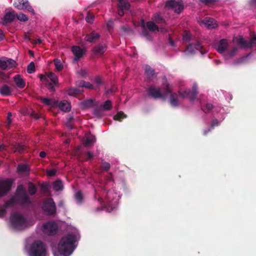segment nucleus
I'll list each match as a JSON object with an SVG mask.
<instances>
[{"instance_id":"3","label":"nucleus","mask_w":256,"mask_h":256,"mask_svg":"<svg viewBox=\"0 0 256 256\" xmlns=\"http://www.w3.org/2000/svg\"><path fill=\"white\" fill-rule=\"evenodd\" d=\"M172 92L170 87L168 84L161 90L159 88L151 86L148 90V94L155 98H165Z\"/></svg>"},{"instance_id":"45","label":"nucleus","mask_w":256,"mask_h":256,"mask_svg":"<svg viewBox=\"0 0 256 256\" xmlns=\"http://www.w3.org/2000/svg\"><path fill=\"white\" fill-rule=\"evenodd\" d=\"M75 198L78 202H81L82 200V194L81 192H78L75 194Z\"/></svg>"},{"instance_id":"38","label":"nucleus","mask_w":256,"mask_h":256,"mask_svg":"<svg viewBox=\"0 0 256 256\" xmlns=\"http://www.w3.org/2000/svg\"><path fill=\"white\" fill-rule=\"evenodd\" d=\"M15 151L18 152L19 153H22L26 150V146L22 144H16L14 146Z\"/></svg>"},{"instance_id":"64","label":"nucleus","mask_w":256,"mask_h":256,"mask_svg":"<svg viewBox=\"0 0 256 256\" xmlns=\"http://www.w3.org/2000/svg\"><path fill=\"white\" fill-rule=\"evenodd\" d=\"M6 148V146L4 144H0V152L3 151Z\"/></svg>"},{"instance_id":"28","label":"nucleus","mask_w":256,"mask_h":256,"mask_svg":"<svg viewBox=\"0 0 256 256\" xmlns=\"http://www.w3.org/2000/svg\"><path fill=\"white\" fill-rule=\"evenodd\" d=\"M112 106V102L110 100H108L100 106V109L102 110H109Z\"/></svg>"},{"instance_id":"12","label":"nucleus","mask_w":256,"mask_h":256,"mask_svg":"<svg viewBox=\"0 0 256 256\" xmlns=\"http://www.w3.org/2000/svg\"><path fill=\"white\" fill-rule=\"evenodd\" d=\"M12 182L10 179L0 181V198L6 196L12 188Z\"/></svg>"},{"instance_id":"62","label":"nucleus","mask_w":256,"mask_h":256,"mask_svg":"<svg viewBox=\"0 0 256 256\" xmlns=\"http://www.w3.org/2000/svg\"><path fill=\"white\" fill-rule=\"evenodd\" d=\"M46 152L44 151H42L40 153V156L42 158H44L46 156Z\"/></svg>"},{"instance_id":"18","label":"nucleus","mask_w":256,"mask_h":256,"mask_svg":"<svg viewBox=\"0 0 256 256\" xmlns=\"http://www.w3.org/2000/svg\"><path fill=\"white\" fill-rule=\"evenodd\" d=\"M16 16L14 11L8 12L3 16L0 18V23L2 24H6L12 22L14 18Z\"/></svg>"},{"instance_id":"7","label":"nucleus","mask_w":256,"mask_h":256,"mask_svg":"<svg viewBox=\"0 0 256 256\" xmlns=\"http://www.w3.org/2000/svg\"><path fill=\"white\" fill-rule=\"evenodd\" d=\"M42 210L48 215H53L56 213V206L52 198H50L44 201Z\"/></svg>"},{"instance_id":"42","label":"nucleus","mask_w":256,"mask_h":256,"mask_svg":"<svg viewBox=\"0 0 256 256\" xmlns=\"http://www.w3.org/2000/svg\"><path fill=\"white\" fill-rule=\"evenodd\" d=\"M35 71V66L34 62H31L28 66L27 72L28 74H32Z\"/></svg>"},{"instance_id":"47","label":"nucleus","mask_w":256,"mask_h":256,"mask_svg":"<svg viewBox=\"0 0 256 256\" xmlns=\"http://www.w3.org/2000/svg\"><path fill=\"white\" fill-rule=\"evenodd\" d=\"M27 114H30V117H32L36 120H37L42 116V113L34 112V113H27Z\"/></svg>"},{"instance_id":"8","label":"nucleus","mask_w":256,"mask_h":256,"mask_svg":"<svg viewBox=\"0 0 256 256\" xmlns=\"http://www.w3.org/2000/svg\"><path fill=\"white\" fill-rule=\"evenodd\" d=\"M42 230L44 234L52 236L56 234L58 226L54 222H49L42 225Z\"/></svg>"},{"instance_id":"27","label":"nucleus","mask_w":256,"mask_h":256,"mask_svg":"<svg viewBox=\"0 0 256 256\" xmlns=\"http://www.w3.org/2000/svg\"><path fill=\"white\" fill-rule=\"evenodd\" d=\"M52 188L54 190L58 192L63 189V184L62 182L58 180L54 182L52 184Z\"/></svg>"},{"instance_id":"61","label":"nucleus","mask_w":256,"mask_h":256,"mask_svg":"<svg viewBox=\"0 0 256 256\" xmlns=\"http://www.w3.org/2000/svg\"><path fill=\"white\" fill-rule=\"evenodd\" d=\"M116 90V86H113L111 89H110L106 91V92L108 94L110 93V92H114Z\"/></svg>"},{"instance_id":"48","label":"nucleus","mask_w":256,"mask_h":256,"mask_svg":"<svg viewBox=\"0 0 256 256\" xmlns=\"http://www.w3.org/2000/svg\"><path fill=\"white\" fill-rule=\"evenodd\" d=\"M102 168L104 170L108 171L110 168V164L106 162H102Z\"/></svg>"},{"instance_id":"35","label":"nucleus","mask_w":256,"mask_h":256,"mask_svg":"<svg viewBox=\"0 0 256 256\" xmlns=\"http://www.w3.org/2000/svg\"><path fill=\"white\" fill-rule=\"evenodd\" d=\"M54 64L56 70L61 71L62 70L63 64L60 60L55 59L54 60Z\"/></svg>"},{"instance_id":"40","label":"nucleus","mask_w":256,"mask_h":256,"mask_svg":"<svg viewBox=\"0 0 256 256\" xmlns=\"http://www.w3.org/2000/svg\"><path fill=\"white\" fill-rule=\"evenodd\" d=\"M17 18L21 22H26L28 20V17L22 13H20L16 14Z\"/></svg>"},{"instance_id":"43","label":"nucleus","mask_w":256,"mask_h":256,"mask_svg":"<svg viewBox=\"0 0 256 256\" xmlns=\"http://www.w3.org/2000/svg\"><path fill=\"white\" fill-rule=\"evenodd\" d=\"M9 76L2 72L0 71V80L4 82H8V79Z\"/></svg>"},{"instance_id":"10","label":"nucleus","mask_w":256,"mask_h":256,"mask_svg":"<svg viewBox=\"0 0 256 256\" xmlns=\"http://www.w3.org/2000/svg\"><path fill=\"white\" fill-rule=\"evenodd\" d=\"M16 66L15 60L6 57L0 58V68L2 70L10 69Z\"/></svg>"},{"instance_id":"36","label":"nucleus","mask_w":256,"mask_h":256,"mask_svg":"<svg viewBox=\"0 0 256 256\" xmlns=\"http://www.w3.org/2000/svg\"><path fill=\"white\" fill-rule=\"evenodd\" d=\"M146 26L148 29L152 32H154L158 30V26L152 22H148Z\"/></svg>"},{"instance_id":"14","label":"nucleus","mask_w":256,"mask_h":256,"mask_svg":"<svg viewBox=\"0 0 256 256\" xmlns=\"http://www.w3.org/2000/svg\"><path fill=\"white\" fill-rule=\"evenodd\" d=\"M166 6L167 8L174 9L178 14H180L184 8V5L182 2L176 1L175 0L168 1L166 2Z\"/></svg>"},{"instance_id":"46","label":"nucleus","mask_w":256,"mask_h":256,"mask_svg":"<svg viewBox=\"0 0 256 256\" xmlns=\"http://www.w3.org/2000/svg\"><path fill=\"white\" fill-rule=\"evenodd\" d=\"M146 73L148 76H150L154 74V70L148 66H146L145 68Z\"/></svg>"},{"instance_id":"24","label":"nucleus","mask_w":256,"mask_h":256,"mask_svg":"<svg viewBox=\"0 0 256 256\" xmlns=\"http://www.w3.org/2000/svg\"><path fill=\"white\" fill-rule=\"evenodd\" d=\"M106 49V45L100 44L94 48L93 51L96 54L101 55L105 52Z\"/></svg>"},{"instance_id":"56","label":"nucleus","mask_w":256,"mask_h":256,"mask_svg":"<svg viewBox=\"0 0 256 256\" xmlns=\"http://www.w3.org/2000/svg\"><path fill=\"white\" fill-rule=\"evenodd\" d=\"M220 124V122L218 121L217 120H214L212 121L211 124V127L212 128H214L216 126H218Z\"/></svg>"},{"instance_id":"15","label":"nucleus","mask_w":256,"mask_h":256,"mask_svg":"<svg viewBox=\"0 0 256 256\" xmlns=\"http://www.w3.org/2000/svg\"><path fill=\"white\" fill-rule=\"evenodd\" d=\"M198 22L200 26H204L209 29L214 28L217 26L216 22L210 18H206Z\"/></svg>"},{"instance_id":"11","label":"nucleus","mask_w":256,"mask_h":256,"mask_svg":"<svg viewBox=\"0 0 256 256\" xmlns=\"http://www.w3.org/2000/svg\"><path fill=\"white\" fill-rule=\"evenodd\" d=\"M14 5L15 8L20 10L26 9L33 14H34V11L30 5L28 0H15Z\"/></svg>"},{"instance_id":"54","label":"nucleus","mask_w":256,"mask_h":256,"mask_svg":"<svg viewBox=\"0 0 256 256\" xmlns=\"http://www.w3.org/2000/svg\"><path fill=\"white\" fill-rule=\"evenodd\" d=\"M94 114V116L96 118H100L105 116V113H92Z\"/></svg>"},{"instance_id":"55","label":"nucleus","mask_w":256,"mask_h":256,"mask_svg":"<svg viewBox=\"0 0 256 256\" xmlns=\"http://www.w3.org/2000/svg\"><path fill=\"white\" fill-rule=\"evenodd\" d=\"M238 51V48H234L229 53V56H234Z\"/></svg>"},{"instance_id":"16","label":"nucleus","mask_w":256,"mask_h":256,"mask_svg":"<svg viewBox=\"0 0 256 256\" xmlns=\"http://www.w3.org/2000/svg\"><path fill=\"white\" fill-rule=\"evenodd\" d=\"M13 81L16 86L18 88L22 89L26 86V80L20 74L14 76L13 77Z\"/></svg>"},{"instance_id":"13","label":"nucleus","mask_w":256,"mask_h":256,"mask_svg":"<svg viewBox=\"0 0 256 256\" xmlns=\"http://www.w3.org/2000/svg\"><path fill=\"white\" fill-rule=\"evenodd\" d=\"M196 51H200L201 54H204L206 52H203L202 46L199 42H196V44H191L185 50L184 52L186 54H192L196 52Z\"/></svg>"},{"instance_id":"31","label":"nucleus","mask_w":256,"mask_h":256,"mask_svg":"<svg viewBox=\"0 0 256 256\" xmlns=\"http://www.w3.org/2000/svg\"><path fill=\"white\" fill-rule=\"evenodd\" d=\"M16 204H17V202H16V199L15 198V196H14L10 200H7L4 203L3 206L4 207V208H6L8 207L12 206Z\"/></svg>"},{"instance_id":"9","label":"nucleus","mask_w":256,"mask_h":256,"mask_svg":"<svg viewBox=\"0 0 256 256\" xmlns=\"http://www.w3.org/2000/svg\"><path fill=\"white\" fill-rule=\"evenodd\" d=\"M234 42L244 48H251L256 46V36L253 37L249 41L244 40L243 38L239 36L234 39Z\"/></svg>"},{"instance_id":"51","label":"nucleus","mask_w":256,"mask_h":256,"mask_svg":"<svg viewBox=\"0 0 256 256\" xmlns=\"http://www.w3.org/2000/svg\"><path fill=\"white\" fill-rule=\"evenodd\" d=\"M56 170L55 169H51L46 170V174L50 176H55Z\"/></svg>"},{"instance_id":"60","label":"nucleus","mask_w":256,"mask_h":256,"mask_svg":"<svg viewBox=\"0 0 256 256\" xmlns=\"http://www.w3.org/2000/svg\"><path fill=\"white\" fill-rule=\"evenodd\" d=\"M202 2H204L206 4H208L212 2H216L217 0H200Z\"/></svg>"},{"instance_id":"22","label":"nucleus","mask_w":256,"mask_h":256,"mask_svg":"<svg viewBox=\"0 0 256 256\" xmlns=\"http://www.w3.org/2000/svg\"><path fill=\"white\" fill-rule=\"evenodd\" d=\"M72 51L76 60L81 58L84 53V51L78 46H72Z\"/></svg>"},{"instance_id":"1","label":"nucleus","mask_w":256,"mask_h":256,"mask_svg":"<svg viewBox=\"0 0 256 256\" xmlns=\"http://www.w3.org/2000/svg\"><path fill=\"white\" fill-rule=\"evenodd\" d=\"M76 236L68 234L62 238L58 244V252L63 256H69L75 248Z\"/></svg>"},{"instance_id":"2","label":"nucleus","mask_w":256,"mask_h":256,"mask_svg":"<svg viewBox=\"0 0 256 256\" xmlns=\"http://www.w3.org/2000/svg\"><path fill=\"white\" fill-rule=\"evenodd\" d=\"M179 96L176 94H171L170 96V103L172 106H178L184 98H188L190 101H194L198 94L196 86L194 84L192 87V92H190L184 89H180L178 91Z\"/></svg>"},{"instance_id":"33","label":"nucleus","mask_w":256,"mask_h":256,"mask_svg":"<svg viewBox=\"0 0 256 256\" xmlns=\"http://www.w3.org/2000/svg\"><path fill=\"white\" fill-rule=\"evenodd\" d=\"M127 117L124 113H116V114L113 116V119L115 120L121 122L122 120Z\"/></svg>"},{"instance_id":"57","label":"nucleus","mask_w":256,"mask_h":256,"mask_svg":"<svg viewBox=\"0 0 256 256\" xmlns=\"http://www.w3.org/2000/svg\"><path fill=\"white\" fill-rule=\"evenodd\" d=\"M6 208H4V206L2 208H0V218L3 217L6 214Z\"/></svg>"},{"instance_id":"6","label":"nucleus","mask_w":256,"mask_h":256,"mask_svg":"<svg viewBox=\"0 0 256 256\" xmlns=\"http://www.w3.org/2000/svg\"><path fill=\"white\" fill-rule=\"evenodd\" d=\"M12 226L16 230H22L26 226V218L20 214H14L10 217Z\"/></svg>"},{"instance_id":"50","label":"nucleus","mask_w":256,"mask_h":256,"mask_svg":"<svg viewBox=\"0 0 256 256\" xmlns=\"http://www.w3.org/2000/svg\"><path fill=\"white\" fill-rule=\"evenodd\" d=\"M94 19V16L93 15L88 14L86 18V20L88 22L92 23Z\"/></svg>"},{"instance_id":"17","label":"nucleus","mask_w":256,"mask_h":256,"mask_svg":"<svg viewBox=\"0 0 256 256\" xmlns=\"http://www.w3.org/2000/svg\"><path fill=\"white\" fill-rule=\"evenodd\" d=\"M118 14L120 16H122L124 15V11L128 10L130 4L128 0H120L118 2Z\"/></svg>"},{"instance_id":"5","label":"nucleus","mask_w":256,"mask_h":256,"mask_svg":"<svg viewBox=\"0 0 256 256\" xmlns=\"http://www.w3.org/2000/svg\"><path fill=\"white\" fill-rule=\"evenodd\" d=\"M14 196L17 204L19 205L28 206L32 203L26 190L22 186H18L16 192Z\"/></svg>"},{"instance_id":"29","label":"nucleus","mask_w":256,"mask_h":256,"mask_svg":"<svg viewBox=\"0 0 256 256\" xmlns=\"http://www.w3.org/2000/svg\"><path fill=\"white\" fill-rule=\"evenodd\" d=\"M94 101L90 99L82 102L81 103V106L82 108H86L92 107L94 106Z\"/></svg>"},{"instance_id":"41","label":"nucleus","mask_w":256,"mask_h":256,"mask_svg":"<svg viewBox=\"0 0 256 256\" xmlns=\"http://www.w3.org/2000/svg\"><path fill=\"white\" fill-rule=\"evenodd\" d=\"M80 91L76 88H70L68 90V94L71 96H76L78 94Z\"/></svg>"},{"instance_id":"44","label":"nucleus","mask_w":256,"mask_h":256,"mask_svg":"<svg viewBox=\"0 0 256 256\" xmlns=\"http://www.w3.org/2000/svg\"><path fill=\"white\" fill-rule=\"evenodd\" d=\"M191 34L188 31H184L182 34L183 40L186 41H188L190 40Z\"/></svg>"},{"instance_id":"20","label":"nucleus","mask_w":256,"mask_h":256,"mask_svg":"<svg viewBox=\"0 0 256 256\" xmlns=\"http://www.w3.org/2000/svg\"><path fill=\"white\" fill-rule=\"evenodd\" d=\"M12 92V88L7 84H4L0 86V94L4 96L10 95Z\"/></svg>"},{"instance_id":"21","label":"nucleus","mask_w":256,"mask_h":256,"mask_svg":"<svg viewBox=\"0 0 256 256\" xmlns=\"http://www.w3.org/2000/svg\"><path fill=\"white\" fill-rule=\"evenodd\" d=\"M58 106L59 107L60 110L64 112H70L71 110L70 104L66 100L61 101L58 104Z\"/></svg>"},{"instance_id":"4","label":"nucleus","mask_w":256,"mask_h":256,"mask_svg":"<svg viewBox=\"0 0 256 256\" xmlns=\"http://www.w3.org/2000/svg\"><path fill=\"white\" fill-rule=\"evenodd\" d=\"M28 254L30 256H46V246L40 240H35L30 248Z\"/></svg>"},{"instance_id":"23","label":"nucleus","mask_w":256,"mask_h":256,"mask_svg":"<svg viewBox=\"0 0 256 256\" xmlns=\"http://www.w3.org/2000/svg\"><path fill=\"white\" fill-rule=\"evenodd\" d=\"M100 37V35L98 33L96 32H92V33L88 34L86 36L84 40L86 41L90 42H94Z\"/></svg>"},{"instance_id":"34","label":"nucleus","mask_w":256,"mask_h":256,"mask_svg":"<svg viewBox=\"0 0 256 256\" xmlns=\"http://www.w3.org/2000/svg\"><path fill=\"white\" fill-rule=\"evenodd\" d=\"M29 170L28 166L24 164H20L18 166V171L19 172H26Z\"/></svg>"},{"instance_id":"30","label":"nucleus","mask_w":256,"mask_h":256,"mask_svg":"<svg viewBox=\"0 0 256 256\" xmlns=\"http://www.w3.org/2000/svg\"><path fill=\"white\" fill-rule=\"evenodd\" d=\"M48 78H50V80L53 82V83L55 85L58 84V76L54 73L52 72H49L47 74Z\"/></svg>"},{"instance_id":"58","label":"nucleus","mask_w":256,"mask_h":256,"mask_svg":"<svg viewBox=\"0 0 256 256\" xmlns=\"http://www.w3.org/2000/svg\"><path fill=\"white\" fill-rule=\"evenodd\" d=\"M12 113L11 112H10V113H8V116H7V119H8V126L9 127L10 124H11V122H12V120L10 118L11 116H12Z\"/></svg>"},{"instance_id":"19","label":"nucleus","mask_w":256,"mask_h":256,"mask_svg":"<svg viewBox=\"0 0 256 256\" xmlns=\"http://www.w3.org/2000/svg\"><path fill=\"white\" fill-rule=\"evenodd\" d=\"M228 47V42L226 39L221 40L216 46V48L218 52L221 54L227 50Z\"/></svg>"},{"instance_id":"26","label":"nucleus","mask_w":256,"mask_h":256,"mask_svg":"<svg viewBox=\"0 0 256 256\" xmlns=\"http://www.w3.org/2000/svg\"><path fill=\"white\" fill-rule=\"evenodd\" d=\"M76 85L79 87H84L90 89H96L92 84H90L89 82H86L83 80L78 81L76 82Z\"/></svg>"},{"instance_id":"53","label":"nucleus","mask_w":256,"mask_h":256,"mask_svg":"<svg viewBox=\"0 0 256 256\" xmlns=\"http://www.w3.org/2000/svg\"><path fill=\"white\" fill-rule=\"evenodd\" d=\"M78 73L82 76H84L87 74L88 71L86 69H82L78 72Z\"/></svg>"},{"instance_id":"49","label":"nucleus","mask_w":256,"mask_h":256,"mask_svg":"<svg viewBox=\"0 0 256 256\" xmlns=\"http://www.w3.org/2000/svg\"><path fill=\"white\" fill-rule=\"evenodd\" d=\"M153 20L157 23H160L163 21L162 18L160 17L159 14H157L154 16Z\"/></svg>"},{"instance_id":"37","label":"nucleus","mask_w":256,"mask_h":256,"mask_svg":"<svg viewBox=\"0 0 256 256\" xmlns=\"http://www.w3.org/2000/svg\"><path fill=\"white\" fill-rule=\"evenodd\" d=\"M96 141V138L94 136H88L86 140L84 142L85 145L90 146L93 143H94Z\"/></svg>"},{"instance_id":"52","label":"nucleus","mask_w":256,"mask_h":256,"mask_svg":"<svg viewBox=\"0 0 256 256\" xmlns=\"http://www.w3.org/2000/svg\"><path fill=\"white\" fill-rule=\"evenodd\" d=\"M87 157L86 158V160H89L93 158L94 154L88 151L86 154Z\"/></svg>"},{"instance_id":"59","label":"nucleus","mask_w":256,"mask_h":256,"mask_svg":"<svg viewBox=\"0 0 256 256\" xmlns=\"http://www.w3.org/2000/svg\"><path fill=\"white\" fill-rule=\"evenodd\" d=\"M95 82L98 86L102 83V80L100 78L98 77L95 80Z\"/></svg>"},{"instance_id":"39","label":"nucleus","mask_w":256,"mask_h":256,"mask_svg":"<svg viewBox=\"0 0 256 256\" xmlns=\"http://www.w3.org/2000/svg\"><path fill=\"white\" fill-rule=\"evenodd\" d=\"M73 120H74V117L72 116H70L68 118V121L66 122V126L70 129L73 128Z\"/></svg>"},{"instance_id":"32","label":"nucleus","mask_w":256,"mask_h":256,"mask_svg":"<svg viewBox=\"0 0 256 256\" xmlns=\"http://www.w3.org/2000/svg\"><path fill=\"white\" fill-rule=\"evenodd\" d=\"M28 191L30 195L33 196L36 192V188L32 182H29L28 184Z\"/></svg>"},{"instance_id":"25","label":"nucleus","mask_w":256,"mask_h":256,"mask_svg":"<svg viewBox=\"0 0 256 256\" xmlns=\"http://www.w3.org/2000/svg\"><path fill=\"white\" fill-rule=\"evenodd\" d=\"M42 102L50 107L58 106V102L54 99L50 98H44L42 99Z\"/></svg>"},{"instance_id":"63","label":"nucleus","mask_w":256,"mask_h":256,"mask_svg":"<svg viewBox=\"0 0 256 256\" xmlns=\"http://www.w3.org/2000/svg\"><path fill=\"white\" fill-rule=\"evenodd\" d=\"M206 108L208 109V110H212V108H213V106L212 104H206Z\"/></svg>"}]
</instances>
